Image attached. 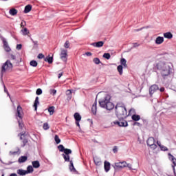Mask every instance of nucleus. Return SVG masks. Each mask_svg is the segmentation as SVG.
<instances>
[{
	"label": "nucleus",
	"instance_id": "393cba45",
	"mask_svg": "<svg viewBox=\"0 0 176 176\" xmlns=\"http://www.w3.org/2000/svg\"><path fill=\"white\" fill-rule=\"evenodd\" d=\"M9 13L11 14V16H16V14L18 13V11L15 8H12L10 10Z\"/></svg>",
	"mask_w": 176,
	"mask_h": 176
},
{
	"label": "nucleus",
	"instance_id": "5701e85b",
	"mask_svg": "<svg viewBox=\"0 0 176 176\" xmlns=\"http://www.w3.org/2000/svg\"><path fill=\"white\" fill-rule=\"evenodd\" d=\"M28 159V157H27V156H21L19 158L18 162L19 163H24V162H27Z\"/></svg>",
	"mask_w": 176,
	"mask_h": 176
},
{
	"label": "nucleus",
	"instance_id": "a878e982",
	"mask_svg": "<svg viewBox=\"0 0 176 176\" xmlns=\"http://www.w3.org/2000/svg\"><path fill=\"white\" fill-rule=\"evenodd\" d=\"M164 36L167 39H171V38H173V34H171V32H166L164 34Z\"/></svg>",
	"mask_w": 176,
	"mask_h": 176
},
{
	"label": "nucleus",
	"instance_id": "0e129e2a",
	"mask_svg": "<svg viewBox=\"0 0 176 176\" xmlns=\"http://www.w3.org/2000/svg\"><path fill=\"white\" fill-rule=\"evenodd\" d=\"M164 90H165L164 87H161L160 89V91H161V93H163V91H164Z\"/></svg>",
	"mask_w": 176,
	"mask_h": 176
},
{
	"label": "nucleus",
	"instance_id": "58836bf2",
	"mask_svg": "<svg viewBox=\"0 0 176 176\" xmlns=\"http://www.w3.org/2000/svg\"><path fill=\"white\" fill-rule=\"evenodd\" d=\"M13 65L12 64V63L10 62V60H7L5 63H4V67H12Z\"/></svg>",
	"mask_w": 176,
	"mask_h": 176
},
{
	"label": "nucleus",
	"instance_id": "4c0bfd02",
	"mask_svg": "<svg viewBox=\"0 0 176 176\" xmlns=\"http://www.w3.org/2000/svg\"><path fill=\"white\" fill-rule=\"evenodd\" d=\"M160 148L161 151H164V152L168 151V148L166 146L160 145Z\"/></svg>",
	"mask_w": 176,
	"mask_h": 176
},
{
	"label": "nucleus",
	"instance_id": "473e14b6",
	"mask_svg": "<svg viewBox=\"0 0 176 176\" xmlns=\"http://www.w3.org/2000/svg\"><path fill=\"white\" fill-rule=\"evenodd\" d=\"M103 58H106L107 60H109V58H111V54L109 53H104L103 54Z\"/></svg>",
	"mask_w": 176,
	"mask_h": 176
},
{
	"label": "nucleus",
	"instance_id": "5fc2aeb1",
	"mask_svg": "<svg viewBox=\"0 0 176 176\" xmlns=\"http://www.w3.org/2000/svg\"><path fill=\"white\" fill-rule=\"evenodd\" d=\"M18 123H19V126L20 129H23V126H24L23 122H21L20 121H18Z\"/></svg>",
	"mask_w": 176,
	"mask_h": 176
},
{
	"label": "nucleus",
	"instance_id": "680f3d73",
	"mask_svg": "<svg viewBox=\"0 0 176 176\" xmlns=\"http://www.w3.org/2000/svg\"><path fill=\"white\" fill-rule=\"evenodd\" d=\"M138 46H140V44L137 43H133V47H138Z\"/></svg>",
	"mask_w": 176,
	"mask_h": 176
},
{
	"label": "nucleus",
	"instance_id": "4468645a",
	"mask_svg": "<svg viewBox=\"0 0 176 176\" xmlns=\"http://www.w3.org/2000/svg\"><path fill=\"white\" fill-rule=\"evenodd\" d=\"M91 45L92 46H94V47H102L104 46V42L99 41V42H96V43H93Z\"/></svg>",
	"mask_w": 176,
	"mask_h": 176
},
{
	"label": "nucleus",
	"instance_id": "f03ea898",
	"mask_svg": "<svg viewBox=\"0 0 176 176\" xmlns=\"http://www.w3.org/2000/svg\"><path fill=\"white\" fill-rule=\"evenodd\" d=\"M102 108H105L107 111H112L115 108L113 103L111 102V96L107 95L103 99L99 101Z\"/></svg>",
	"mask_w": 176,
	"mask_h": 176
},
{
	"label": "nucleus",
	"instance_id": "0eeeda50",
	"mask_svg": "<svg viewBox=\"0 0 176 176\" xmlns=\"http://www.w3.org/2000/svg\"><path fill=\"white\" fill-rule=\"evenodd\" d=\"M124 167H127V162H116L114 164L113 168H124Z\"/></svg>",
	"mask_w": 176,
	"mask_h": 176
},
{
	"label": "nucleus",
	"instance_id": "4d7b16f0",
	"mask_svg": "<svg viewBox=\"0 0 176 176\" xmlns=\"http://www.w3.org/2000/svg\"><path fill=\"white\" fill-rule=\"evenodd\" d=\"M3 87H4L5 93H7L8 96H9V92L8 91V89H6V86L3 85Z\"/></svg>",
	"mask_w": 176,
	"mask_h": 176
},
{
	"label": "nucleus",
	"instance_id": "69168bd1",
	"mask_svg": "<svg viewBox=\"0 0 176 176\" xmlns=\"http://www.w3.org/2000/svg\"><path fill=\"white\" fill-rule=\"evenodd\" d=\"M85 54L86 56H92L91 52H87Z\"/></svg>",
	"mask_w": 176,
	"mask_h": 176
},
{
	"label": "nucleus",
	"instance_id": "ea45409f",
	"mask_svg": "<svg viewBox=\"0 0 176 176\" xmlns=\"http://www.w3.org/2000/svg\"><path fill=\"white\" fill-rule=\"evenodd\" d=\"M120 63H121V65H124V67H126V63H127L126 62V59H124V58H121V60H120Z\"/></svg>",
	"mask_w": 176,
	"mask_h": 176
},
{
	"label": "nucleus",
	"instance_id": "49530a36",
	"mask_svg": "<svg viewBox=\"0 0 176 176\" xmlns=\"http://www.w3.org/2000/svg\"><path fill=\"white\" fill-rule=\"evenodd\" d=\"M37 58H38L39 60L45 58V55H43V54H38V55L37 56Z\"/></svg>",
	"mask_w": 176,
	"mask_h": 176
},
{
	"label": "nucleus",
	"instance_id": "aec40b11",
	"mask_svg": "<svg viewBox=\"0 0 176 176\" xmlns=\"http://www.w3.org/2000/svg\"><path fill=\"white\" fill-rule=\"evenodd\" d=\"M74 119L76 122H80V120H82V116H80V114H79V113H75Z\"/></svg>",
	"mask_w": 176,
	"mask_h": 176
},
{
	"label": "nucleus",
	"instance_id": "2eb2a0df",
	"mask_svg": "<svg viewBox=\"0 0 176 176\" xmlns=\"http://www.w3.org/2000/svg\"><path fill=\"white\" fill-rule=\"evenodd\" d=\"M91 112L94 115H97V101H95L91 107Z\"/></svg>",
	"mask_w": 176,
	"mask_h": 176
},
{
	"label": "nucleus",
	"instance_id": "c03bdc74",
	"mask_svg": "<svg viewBox=\"0 0 176 176\" xmlns=\"http://www.w3.org/2000/svg\"><path fill=\"white\" fill-rule=\"evenodd\" d=\"M36 94L37 96H41V94H42V89L41 88L37 89Z\"/></svg>",
	"mask_w": 176,
	"mask_h": 176
},
{
	"label": "nucleus",
	"instance_id": "f704fd0d",
	"mask_svg": "<svg viewBox=\"0 0 176 176\" xmlns=\"http://www.w3.org/2000/svg\"><path fill=\"white\" fill-rule=\"evenodd\" d=\"M54 140L56 144H60L61 142V140H60V138L57 135H55Z\"/></svg>",
	"mask_w": 176,
	"mask_h": 176
},
{
	"label": "nucleus",
	"instance_id": "864d4df0",
	"mask_svg": "<svg viewBox=\"0 0 176 176\" xmlns=\"http://www.w3.org/2000/svg\"><path fill=\"white\" fill-rule=\"evenodd\" d=\"M66 94L67 96H71V94H72V91L69 89L66 91Z\"/></svg>",
	"mask_w": 176,
	"mask_h": 176
},
{
	"label": "nucleus",
	"instance_id": "bb28decb",
	"mask_svg": "<svg viewBox=\"0 0 176 176\" xmlns=\"http://www.w3.org/2000/svg\"><path fill=\"white\" fill-rule=\"evenodd\" d=\"M31 173H34V168L32 166H29L27 168L26 174H30Z\"/></svg>",
	"mask_w": 176,
	"mask_h": 176
},
{
	"label": "nucleus",
	"instance_id": "bf43d9fd",
	"mask_svg": "<svg viewBox=\"0 0 176 176\" xmlns=\"http://www.w3.org/2000/svg\"><path fill=\"white\" fill-rule=\"evenodd\" d=\"M10 58H12V60H16V56L11 54L10 55Z\"/></svg>",
	"mask_w": 176,
	"mask_h": 176
},
{
	"label": "nucleus",
	"instance_id": "a19ab883",
	"mask_svg": "<svg viewBox=\"0 0 176 176\" xmlns=\"http://www.w3.org/2000/svg\"><path fill=\"white\" fill-rule=\"evenodd\" d=\"M118 71L120 74V75L123 74V67H118Z\"/></svg>",
	"mask_w": 176,
	"mask_h": 176
},
{
	"label": "nucleus",
	"instance_id": "774afa93",
	"mask_svg": "<svg viewBox=\"0 0 176 176\" xmlns=\"http://www.w3.org/2000/svg\"><path fill=\"white\" fill-rule=\"evenodd\" d=\"M76 124L78 127H80V124H79V121H76Z\"/></svg>",
	"mask_w": 176,
	"mask_h": 176
},
{
	"label": "nucleus",
	"instance_id": "ddd939ff",
	"mask_svg": "<svg viewBox=\"0 0 176 176\" xmlns=\"http://www.w3.org/2000/svg\"><path fill=\"white\" fill-rule=\"evenodd\" d=\"M104 171H106V173H108V171L111 170V163H109L107 161H104Z\"/></svg>",
	"mask_w": 176,
	"mask_h": 176
},
{
	"label": "nucleus",
	"instance_id": "1a4fd4ad",
	"mask_svg": "<svg viewBox=\"0 0 176 176\" xmlns=\"http://www.w3.org/2000/svg\"><path fill=\"white\" fill-rule=\"evenodd\" d=\"M23 108L21 106L19 105L16 108V117L19 118V119H23Z\"/></svg>",
	"mask_w": 176,
	"mask_h": 176
},
{
	"label": "nucleus",
	"instance_id": "4be33fe9",
	"mask_svg": "<svg viewBox=\"0 0 176 176\" xmlns=\"http://www.w3.org/2000/svg\"><path fill=\"white\" fill-rule=\"evenodd\" d=\"M32 9V5H27L25 7L24 13H30V12H31Z\"/></svg>",
	"mask_w": 176,
	"mask_h": 176
},
{
	"label": "nucleus",
	"instance_id": "6e6552de",
	"mask_svg": "<svg viewBox=\"0 0 176 176\" xmlns=\"http://www.w3.org/2000/svg\"><path fill=\"white\" fill-rule=\"evenodd\" d=\"M159 90V86L157 85H153L149 88V94L151 97L155 94V91H157Z\"/></svg>",
	"mask_w": 176,
	"mask_h": 176
},
{
	"label": "nucleus",
	"instance_id": "c9c22d12",
	"mask_svg": "<svg viewBox=\"0 0 176 176\" xmlns=\"http://www.w3.org/2000/svg\"><path fill=\"white\" fill-rule=\"evenodd\" d=\"M65 154L66 155H70V153H72V151L69 148H65V151H63Z\"/></svg>",
	"mask_w": 176,
	"mask_h": 176
},
{
	"label": "nucleus",
	"instance_id": "423d86ee",
	"mask_svg": "<svg viewBox=\"0 0 176 176\" xmlns=\"http://www.w3.org/2000/svg\"><path fill=\"white\" fill-rule=\"evenodd\" d=\"M123 119H120L119 121L114 122V124H118L120 126V127H127L129 126V124L127 123V121L124 120Z\"/></svg>",
	"mask_w": 176,
	"mask_h": 176
},
{
	"label": "nucleus",
	"instance_id": "b1692460",
	"mask_svg": "<svg viewBox=\"0 0 176 176\" xmlns=\"http://www.w3.org/2000/svg\"><path fill=\"white\" fill-rule=\"evenodd\" d=\"M17 174H19V175H26L27 174V171L25 170H23V169H19L16 170Z\"/></svg>",
	"mask_w": 176,
	"mask_h": 176
},
{
	"label": "nucleus",
	"instance_id": "c756f323",
	"mask_svg": "<svg viewBox=\"0 0 176 176\" xmlns=\"http://www.w3.org/2000/svg\"><path fill=\"white\" fill-rule=\"evenodd\" d=\"M70 166H69V169L71 171H76V169H75V166H74V162L72 161H70Z\"/></svg>",
	"mask_w": 176,
	"mask_h": 176
},
{
	"label": "nucleus",
	"instance_id": "de8ad7c7",
	"mask_svg": "<svg viewBox=\"0 0 176 176\" xmlns=\"http://www.w3.org/2000/svg\"><path fill=\"white\" fill-rule=\"evenodd\" d=\"M50 94H52L53 96L56 95V93H57V90L56 89H50Z\"/></svg>",
	"mask_w": 176,
	"mask_h": 176
},
{
	"label": "nucleus",
	"instance_id": "e2e57ef3",
	"mask_svg": "<svg viewBox=\"0 0 176 176\" xmlns=\"http://www.w3.org/2000/svg\"><path fill=\"white\" fill-rule=\"evenodd\" d=\"M172 162H173L174 166H175V167H176V159L175 158L174 160H172Z\"/></svg>",
	"mask_w": 176,
	"mask_h": 176
},
{
	"label": "nucleus",
	"instance_id": "39448f33",
	"mask_svg": "<svg viewBox=\"0 0 176 176\" xmlns=\"http://www.w3.org/2000/svg\"><path fill=\"white\" fill-rule=\"evenodd\" d=\"M146 144L153 150H155L156 148H157V145L155 144V138H153V137L148 138L146 141Z\"/></svg>",
	"mask_w": 176,
	"mask_h": 176
},
{
	"label": "nucleus",
	"instance_id": "9b49d317",
	"mask_svg": "<svg viewBox=\"0 0 176 176\" xmlns=\"http://www.w3.org/2000/svg\"><path fill=\"white\" fill-rule=\"evenodd\" d=\"M12 67H1V76L5 74V72H11Z\"/></svg>",
	"mask_w": 176,
	"mask_h": 176
},
{
	"label": "nucleus",
	"instance_id": "f3484780",
	"mask_svg": "<svg viewBox=\"0 0 176 176\" xmlns=\"http://www.w3.org/2000/svg\"><path fill=\"white\" fill-rule=\"evenodd\" d=\"M94 162L96 166H101V164H102V162H101V159H100L98 157H94Z\"/></svg>",
	"mask_w": 176,
	"mask_h": 176
},
{
	"label": "nucleus",
	"instance_id": "7ed1b4c3",
	"mask_svg": "<svg viewBox=\"0 0 176 176\" xmlns=\"http://www.w3.org/2000/svg\"><path fill=\"white\" fill-rule=\"evenodd\" d=\"M173 72V68L170 67H161V74L162 76H168Z\"/></svg>",
	"mask_w": 176,
	"mask_h": 176
},
{
	"label": "nucleus",
	"instance_id": "f257e3e1",
	"mask_svg": "<svg viewBox=\"0 0 176 176\" xmlns=\"http://www.w3.org/2000/svg\"><path fill=\"white\" fill-rule=\"evenodd\" d=\"M115 112L118 119H126L129 115H127V109L124 103L120 102H118L115 107Z\"/></svg>",
	"mask_w": 176,
	"mask_h": 176
},
{
	"label": "nucleus",
	"instance_id": "603ef678",
	"mask_svg": "<svg viewBox=\"0 0 176 176\" xmlns=\"http://www.w3.org/2000/svg\"><path fill=\"white\" fill-rule=\"evenodd\" d=\"M22 45L21 44H18L17 45H16V50H21V47H22Z\"/></svg>",
	"mask_w": 176,
	"mask_h": 176
},
{
	"label": "nucleus",
	"instance_id": "a18cd8bd",
	"mask_svg": "<svg viewBox=\"0 0 176 176\" xmlns=\"http://www.w3.org/2000/svg\"><path fill=\"white\" fill-rule=\"evenodd\" d=\"M168 156L169 157V160H171V162L175 159V157H174V156L170 153L168 154Z\"/></svg>",
	"mask_w": 176,
	"mask_h": 176
},
{
	"label": "nucleus",
	"instance_id": "e433bc0d",
	"mask_svg": "<svg viewBox=\"0 0 176 176\" xmlns=\"http://www.w3.org/2000/svg\"><path fill=\"white\" fill-rule=\"evenodd\" d=\"M30 64L32 67H36L38 65V62L36 60H32L30 61Z\"/></svg>",
	"mask_w": 176,
	"mask_h": 176
},
{
	"label": "nucleus",
	"instance_id": "13d9d810",
	"mask_svg": "<svg viewBox=\"0 0 176 176\" xmlns=\"http://www.w3.org/2000/svg\"><path fill=\"white\" fill-rule=\"evenodd\" d=\"M173 173H174V175H175V176H176V166H173Z\"/></svg>",
	"mask_w": 176,
	"mask_h": 176
},
{
	"label": "nucleus",
	"instance_id": "dca6fc26",
	"mask_svg": "<svg viewBox=\"0 0 176 176\" xmlns=\"http://www.w3.org/2000/svg\"><path fill=\"white\" fill-rule=\"evenodd\" d=\"M44 61L46 63H48V64H52L53 63V56H50V55L47 56L45 58H44Z\"/></svg>",
	"mask_w": 176,
	"mask_h": 176
},
{
	"label": "nucleus",
	"instance_id": "6ab92c4d",
	"mask_svg": "<svg viewBox=\"0 0 176 176\" xmlns=\"http://www.w3.org/2000/svg\"><path fill=\"white\" fill-rule=\"evenodd\" d=\"M131 119L132 120H134V122H138V120H141V116L140 115L133 114Z\"/></svg>",
	"mask_w": 176,
	"mask_h": 176
},
{
	"label": "nucleus",
	"instance_id": "a211bd4d",
	"mask_svg": "<svg viewBox=\"0 0 176 176\" xmlns=\"http://www.w3.org/2000/svg\"><path fill=\"white\" fill-rule=\"evenodd\" d=\"M38 105H39V97H36L34 103V111H36L38 109Z\"/></svg>",
	"mask_w": 176,
	"mask_h": 176
},
{
	"label": "nucleus",
	"instance_id": "c85d7f7f",
	"mask_svg": "<svg viewBox=\"0 0 176 176\" xmlns=\"http://www.w3.org/2000/svg\"><path fill=\"white\" fill-rule=\"evenodd\" d=\"M48 112L50 113V115H53L54 113V107L52 106L48 108Z\"/></svg>",
	"mask_w": 176,
	"mask_h": 176
},
{
	"label": "nucleus",
	"instance_id": "338daca9",
	"mask_svg": "<svg viewBox=\"0 0 176 176\" xmlns=\"http://www.w3.org/2000/svg\"><path fill=\"white\" fill-rule=\"evenodd\" d=\"M24 25H25V22H21V27L23 28L24 27Z\"/></svg>",
	"mask_w": 176,
	"mask_h": 176
},
{
	"label": "nucleus",
	"instance_id": "8fccbe9b",
	"mask_svg": "<svg viewBox=\"0 0 176 176\" xmlns=\"http://www.w3.org/2000/svg\"><path fill=\"white\" fill-rule=\"evenodd\" d=\"M28 142V140L27 139H24L23 140V146H25V145H27Z\"/></svg>",
	"mask_w": 176,
	"mask_h": 176
},
{
	"label": "nucleus",
	"instance_id": "cd10ccee",
	"mask_svg": "<svg viewBox=\"0 0 176 176\" xmlns=\"http://www.w3.org/2000/svg\"><path fill=\"white\" fill-rule=\"evenodd\" d=\"M21 32L23 35H28V34H30V30L27 29V28H25L23 30H21Z\"/></svg>",
	"mask_w": 176,
	"mask_h": 176
},
{
	"label": "nucleus",
	"instance_id": "2f4dec72",
	"mask_svg": "<svg viewBox=\"0 0 176 176\" xmlns=\"http://www.w3.org/2000/svg\"><path fill=\"white\" fill-rule=\"evenodd\" d=\"M63 159H65V162H69V155H65V154H63Z\"/></svg>",
	"mask_w": 176,
	"mask_h": 176
},
{
	"label": "nucleus",
	"instance_id": "f8f14e48",
	"mask_svg": "<svg viewBox=\"0 0 176 176\" xmlns=\"http://www.w3.org/2000/svg\"><path fill=\"white\" fill-rule=\"evenodd\" d=\"M155 44L156 45H162V43H163V42H164V38L162 37V36H157L155 38Z\"/></svg>",
	"mask_w": 176,
	"mask_h": 176
},
{
	"label": "nucleus",
	"instance_id": "09e8293b",
	"mask_svg": "<svg viewBox=\"0 0 176 176\" xmlns=\"http://www.w3.org/2000/svg\"><path fill=\"white\" fill-rule=\"evenodd\" d=\"M113 153H118V146H114L113 148Z\"/></svg>",
	"mask_w": 176,
	"mask_h": 176
},
{
	"label": "nucleus",
	"instance_id": "9d476101",
	"mask_svg": "<svg viewBox=\"0 0 176 176\" xmlns=\"http://www.w3.org/2000/svg\"><path fill=\"white\" fill-rule=\"evenodd\" d=\"M3 48L6 52H10V50H12L10 49V47H9V44H8V41H6V40L3 39Z\"/></svg>",
	"mask_w": 176,
	"mask_h": 176
},
{
	"label": "nucleus",
	"instance_id": "052dcab7",
	"mask_svg": "<svg viewBox=\"0 0 176 176\" xmlns=\"http://www.w3.org/2000/svg\"><path fill=\"white\" fill-rule=\"evenodd\" d=\"M133 126H141V124L140 122H134Z\"/></svg>",
	"mask_w": 176,
	"mask_h": 176
},
{
	"label": "nucleus",
	"instance_id": "37998d69",
	"mask_svg": "<svg viewBox=\"0 0 176 176\" xmlns=\"http://www.w3.org/2000/svg\"><path fill=\"white\" fill-rule=\"evenodd\" d=\"M93 61H94V63L95 64H100V63H101V62L100 61V58H94Z\"/></svg>",
	"mask_w": 176,
	"mask_h": 176
},
{
	"label": "nucleus",
	"instance_id": "79ce46f5",
	"mask_svg": "<svg viewBox=\"0 0 176 176\" xmlns=\"http://www.w3.org/2000/svg\"><path fill=\"white\" fill-rule=\"evenodd\" d=\"M43 128L44 130H49V129H50L49 124L44 123Z\"/></svg>",
	"mask_w": 176,
	"mask_h": 176
},
{
	"label": "nucleus",
	"instance_id": "6e6d98bb",
	"mask_svg": "<svg viewBox=\"0 0 176 176\" xmlns=\"http://www.w3.org/2000/svg\"><path fill=\"white\" fill-rule=\"evenodd\" d=\"M16 153H17V152H16V151H10V155H11L12 156H14L16 155Z\"/></svg>",
	"mask_w": 176,
	"mask_h": 176
},
{
	"label": "nucleus",
	"instance_id": "412c9836",
	"mask_svg": "<svg viewBox=\"0 0 176 176\" xmlns=\"http://www.w3.org/2000/svg\"><path fill=\"white\" fill-rule=\"evenodd\" d=\"M32 164L34 168H39L41 167V164H39V161H33Z\"/></svg>",
	"mask_w": 176,
	"mask_h": 176
},
{
	"label": "nucleus",
	"instance_id": "3c124183",
	"mask_svg": "<svg viewBox=\"0 0 176 176\" xmlns=\"http://www.w3.org/2000/svg\"><path fill=\"white\" fill-rule=\"evenodd\" d=\"M63 74H64V72L60 71V73L58 75V79H60V78H61V76H63Z\"/></svg>",
	"mask_w": 176,
	"mask_h": 176
},
{
	"label": "nucleus",
	"instance_id": "20e7f679",
	"mask_svg": "<svg viewBox=\"0 0 176 176\" xmlns=\"http://www.w3.org/2000/svg\"><path fill=\"white\" fill-rule=\"evenodd\" d=\"M60 58L62 61L67 63V60H68V50L61 48L60 49Z\"/></svg>",
	"mask_w": 176,
	"mask_h": 176
},
{
	"label": "nucleus",
	"instance_id": "72a5a7b5",
	"mask_svg": "<svg viewBox=\"0 0 176 176\" xmlns=\"http://www.w3.org/2000/svg\"><path fill=\"white\" fill-rule=\"evenodd\" d=\"M58 151H60V152H64V151H65V148L64 147V146L63 144H60L58 146Z\"/></svg>",
	"mask_w": 176,
	"mask_h": 176
},
{
	"label": "nucleus",
	"instance_id": "7c9ffc66",
	"mask_svg": "<svg viewBox=\"0 0 176 176\" xmlns=\"http://www.w3.org/2000/svg\"><path fill=\"white\" fill-rule=\"evenodd\" d=\"M69 46H71L69 41H66L65 44H64L65 49H69Z\"/></svg>",
	"mask_w": 176,
	"mask_h": 176
}]
</instances>
